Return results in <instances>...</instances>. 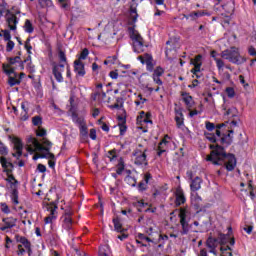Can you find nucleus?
<instances>
[{
    "instance_id": "46",
    "label": "nucleus",
    "mask_w": 256,
    "mask_h": 256,
    "mask_svg": "<svg viewBox=\"0 0 256 256\" xmlns=\"http://www.w3.org/2000/svg\"><path fill=\"white\" fill-rule=\"evenodd\" d=\"M58 57L62 63H67V56L65 55V52H63V50L59 51Z\"/></svg>"
},
{
    "instance_id": "26",
    "label": "nucleus",
    "mask_w": 256,
    "mask_h": 256,
    "mask_svg": "<svg viewBox=\"0 0 256 256\" xmlns=\"http://www.w3.org/2000/svg\"><path fill=\"white\" fill-rule=\"evenodd\" d=\"M62 227L66 229V231H70L73 227V219H71V217H65Z\"/></svg>"
},
{
    "instance_id": "40",
    "label": "nucleus",
    "mask_w": 256,
    "mask_h": 256,
    "mask_svg": "<svg viewBox=\"0 0 256 256\" xmlns=\"http://www.w3.org/2000/svg\"><path fill=\"white\" fill-rule=\"evenodd\" d=\"M9 153V150L7 149V146L3 144L0 140V155H7Z\"/></svg>"
},
{
    "instance_id": "47",
    "label": "nucleus",
    "mask_w": 256,
    "mask_h": 256,
    "mask_svg": "<svg viewBox=\"0 0 256 256\" xmlns=\"http://www.w3.org/2000/svg\"><path fill=\"white\" fill-rule=\"evenodd\" d=\"M4 41H11V32L9 30H2Z\"/></svg>"
},
{
    "instance_id": "33",
    "label": "nucleus",
    "mask_w": 256,
    "mask_h": 256,
    "mask_svg": "<svg viewBox=\"0 0 256 256\" xmlns=\"http://www.w3.org/2000/svg\"><path fill=\"white\" fill-rule=\"evenodd\" d=\"M134 103L136 107H139L140 105H144L145 103H147V100L143 98V95L138 94L137 99L134 101Z\"/></svg>"
},
{
    "instance_id": "59",
    "label": "nucleus",
    "mask_w": 256,
    "mask_h": 256,
    "mask_svg": "<svg viewBox=\"0 0 256 256\" xmlns=\"http://www.w3.org/2000/svg\"><path fill=\"white\" fill-rule=\"evenodd\" d=\"M226 93L228 97H235V90H233V88H227Z\"/></svg>"
},
{
    "instance_id": "48",
    "label": "nucleus",
    "mask_w": 256,
    "mask_h": 256,
    "mask_svg": "<svg viewBox=\"0 0 256 256\" xmlns=\"http://www.w3.org/2000/svg\"><path fill=\"white\" fill-rule=\"evenodd\" d=\"M108 158L110 161H115V159H117V152L115 150H110L108 152Z\"/></svg>"
},
{
    "instance_id": "31",
    "label": "nucleus",
    "mask_w": 256,
    "mask_h": 256,
    "mask_svg": "<svg viewBox=\"0 0 256 256\" xmlns=\"http://www.w3.org/2000/svg\"><path fill=\"white\" fill-rule=\"evenodd\" d=\"M8 64H3V65H8L7 69H13L11 65H15V63H19L21 61V57L16 56L14 58H7Z\"/></svg>"
},
{
    "instance_id": "3",
    "label": "nucleus",
    "mask_w": 256,
    "mask_h": 256,
    "mask_svg": "<svg viewBox=\"0 0 256 256\" xmlns=\"http://www.w3.org/2000/svg\"><path fill=\"white\" fill-rule=\"evenodd\" d=\"M128 32L130 35V39L132 40V47L134 50V53H143L145 52V49L147 48V45L145 44V40L143 39V36L135 29V27L128 28Z\"/></svg>"
},
{
    "instance_id": "35",
    "label": "nucleus",
    "mask_w": 256,
    "mask_h": 256,
    "mask_svg": "<svg viewBox=\"0 0 256 256\" xmlns=\"http://www.w3.org/2000/svg\"><path fill=\"white\" fill-rule=\"evenodd\" d=\"M165 145H167V140H162L159 145H158V155L160 157V155H163V153H165V149H163V147H165Z\"/></svg>"
},
{
    "instance_id": "25",
    "label": "nucleus",
    "mask_w": 256,
    "mask_h": 256,
    "mask_svg": "<svg viewBox=\"0 0 256 256\" xmlns=\"http://www.w3.org/2000/svg\"><path fill=\"white\" fill-rule=\"evenodd\" d=\"M72 121H73V123L78 125V127H81V126L86 124L85 123V118L79 117V115H77L75 113L72 114Z\"/></svg>"
},
{
    "instance_id": "19",
    "label": "nucleus",
    "mask_w": 256,
    "mask_h": 256,
    "mask_svg": "<svg viewBox=\"0 0 256 256\" xmlns=\"http://www.w3.org/2000/svg\"><path fill=\"white\" fill-rule=\"evenodd\" d=\"M201 183H203V180L199 177H195L190 184L191 191L197 193V191L201 189Z\"/></svg>"
},
{
    "instance_id": "30",
    "label": "nucleus",
    "mask_w": 256,
    "mask_h": 256,
    "mask_svg": "<svg viewBox=\"0 0 256 256\" xmlns=\"http://www.w3.org/2000/svg\"><path fill=\"white\" fill-rule=\"evenodd\" d=\"M42 147H43V151H50L53 143H51V141H49L47 138H42Z\"/></svg>"
},
{
    "instance_id": "28",
    "label": "nucleus",
    "mask_w": 256,
    "mask_h": 256,
    "mask_svg": "<svg viewBox=\"0 0 256 256\" xmlns=\"http://www.w3.org/2000/svg\"><path fill=\"white\" fill-rule=\"evenodd\" d=\"M24 30L26 33H33V31H35V28L33 27V23H31V20L27 19L25 21Z\"/></svg>"
},
{
    "instance_id": "42",
    "label": "nucleus",
    "mask_w": 256,
    "mask_h": 256,
    "mask_svg": "<svg viewBox=\"0 0 256 256\" xmlns=\"http://www.w3.org/2000/svg\"><path fill=\"white\" fill-rule=\"evenodd\" d=\"M215 62H216V67L218 68L219 71H221V69H223V67H225V62H223L222 59L215 58Z\"/></svg>"
},
{
    "instance_id": "51",
    "label": "nucleus",
    "mask_w": 256,
    "mask_h": 256,
    "mask_svg": "<svg viewBox=\"0 0 256 256\" xmlns=\"http://www.w3.org/2000/svg\"><path fill=\"white\" fill-rule=\"evenodd\" d=\"M25 49L26 51L31 54V49H33V47L31 46V38H28L25 42Z\"/></svg>"
},
{
    "instance_id": "37",
    "label": "nucleus",
    "mask_w": 256,
    "mask_h": 256,
    "mask_svg": "<svg viewBox=\"0 0 256 256\" xmlns=\"http://www.w3.org/2000/svg\"><path fill=\"white\" fill-rule=\"evenodd\" d=\"M117 61V56L108 57L107 60L104 61V65H115Z\"/></svg>"
},
{
    "instance_id": "44",
    "label": "nucleus",
    "mask_w": 256,
    "mask_h": 256,
    "mask_svg": "<svg viewBox=\"0 0 256 256\" xmlns=\"http://www.w3.org/2000/svg\"><path fill=\"white\" fill-rule=\"evenodd\" d=\"M14 48H15V42L8 40L7 45H6V51L8 53H11V51H13Z\"/></svg>"
},
{
    "instance_id": "29",
    "label": "nucleus",
    "mask_w": 256,
    "mask_h": 256,
    "mask_svg": "<svg viewBox=\"0 0 256 256\" xmlns=\"http://www.w3.org/2000/svg\"><path fill=\"white\" fill-rule=\"evenodd\" d=\"M138 59L143 65H145V63L147 62L149 63L150 61H153V56H151V54L146 53L142 56H139Z\"/></svg>"
},
{
    "instance_id": "60",
    "label": "nucleus",
    "mask_w": 256,
    "mask_h": 256,
    "mask_svg": "<svg viewBox=\"0 0 256 256\" xmlns=\"http://www.w3.org/2000/svg\"><path fill=\"white\" fill-rule=\"evenodd\" d=\"M138 189H139V191H145V189H147L146 182H140L138 185Z\"/></svg>"
},
{
    "instance_id": "34",
    "label": "nucleus",
    "mask_w": 256,
    "mask_h": 256,
    "mask_svg": "<svg viewBox=\"0 0 256 256\" xmlns=\"http://www.w3.org/2000/svg\"><path fill=\"white\" fill-rule=\"evenodd\" d=\"M189 15V20L190 21H196L199 19V17H202L203 13L201 12H191Z\"/></svg>"
},
{
    "instance_id": "16",
    "label": "nucleus",
    "mask_w": 256,
    "mask_h": 256,
    "mask_svg": "<svg viewBox=\"0 0 256 256\" xmlns=\"http://www.w3.org/2000/svg\"><path fill=\"white\" fill-rule=\"evenodd\" d=\"M0 163L3 167V169L5 170V172L7 173V175H9V173H13V163H11L10 161L7 160V158L5 157H0Z\"/></svg>"
},
{
    "instance_id": "9",
    "label": "nucleus",
    "mask_w": 256,
    "mask_h": 256,
    "mask_svg": "<svg viewBox=\"0 0 256 256\" xmlns=\"http://www.w3.org/2000/svg\"><path fill=\"white\" fill-rule=\"evenodd\" d=\"M9 139L13 145V150L15 151L12 153V157L19 159L21 155H23V142L15 136H10Z\"/></svg>"
},
{
    "instance_id": "58",
    "label": "nucleus",
    "mask_w": 256,
    "mask_h": 256,
    "mask_svg": "<svg viewBox=\"0 0 256 256\" xmlns=\"http://www.w3.org/2000/svg\"><path fill=\"white\" fill-rule=\"evenodd\" d=\"M42 157H45L46 159L55 160V155L49 151H46V154L43 155Z\"/></svg>"
},
{
    "instance_id": "52",
    "label": "nucleus",
    "mask_w": 256,
    "mask_h": 256,
    "mask_svg": "<svg viewBox=\"0 0 256 256\" xmlns=\"http://www.w3.org/2000/svg\"><path fill=\"white\" fill-rule=\"evenodd\" d=\"M164 73V70L163 68L161 67H157L155 70H154V73L152 75L156 76V77H161V75H163Z\"/></svg>"
},
{
    "instance_id": "43",
    "label": "nucleus",
    "mask_w": 256,
    "mask_h": 256,
    "mask_svg": "<svg viewBox=\"0 0 256 256\" xmlns=\"http://www.w3.org/2000/svg\"><path fill=\"white\" fill-rule=\"evenodd\" d=\"M88 55H89V50L87 48L83 49L80 56H79L78 61L87 59Z\"/></svg>"
},
{
    "instance_id": "62",
    "label": "nucleus",
    "mask_w": 256,
    "mask_h": 256,
    "mask_svg": "<svg viewBox=\"0 0 256 256\" xmlns=\"http://www.w3.org/2000/svg\"><path fill=\"white\" fill-rule=\"evenodd\" d=\"M99 90L98 91H96V92H94V93H92L91 94V99L93 100V101H99Z\"/></svg>"
},
{
    "instance_id": "23",
    "label": "nucleus",
    "mask_w": 256,
    "mask_h": 256,
    "mask_svg": "<svg viewBox=\"0 0 256 256\" xmlns=\"http://www.w3.org/2000/svg\"><path fill=\"white\" fill-rule=\"evenodd\" d=\"M118 121H119L118 126H119L120 135H125V133H127V125H125L126 120L125 118L119 116Z\"/></svg>"
},
{
    "instance_id": "14",
    "label": "nucleus",
    "mask_w": 256,
    "mask_h": 256,
    "mask_svg": "<svg viewBox=\"0 0 256 256\" xmlns=\"http://www.w3.org/2000/svg\"><path fill=\"white\" fill-rule=\"evenodd\" d=\"M191 202H192V205L196 207V209L200 211L201 209H203V199L201 198V196H199L197 192H193L191 194Z\"/></svg>"
},
{
    "instance_id": "11",
    "label": "nucleus",
    "mask_w": 256,
    "mask_h": 256,
    "mask_svg": "<svg viewBox=\"0 0 256 256\" xmlns=\"http://www.w3.org/2000/svg\"><path fill=\"white\" fill-rule=\"evenodd\" d=\"M63 71H65V65L58 64L52 69V73L58 83H63Z\"/></svg>"
},
{
    "instance_id": "54",
    "label": "nucleus",
    "mask_w": 256,
    "mask_h": 256,
    "mask_svg": "<svg viewBox=\"0 0 256 256\" xmlns=\"http://www.w3.org/2000/svg\"><path fill=\"white\" fill-rule=\"evenodd\" d=\"M138 239H141V241H147V243L153 242V240H151V238L145 236L144 234H138Z\"/></svg>"
},
{
    "instance_id": "7",
    "label": "nucleus",
    "mask_w": 256,
    "mask_h": 256,
    "mask_svg": "<svg viewBox=\"0 0 256 256\" xmlns=\"http://www.w3.org/2000/svg\"><path fill=\"white\" fill-rule=\"evenodd\" d=\"M9 65H2L4 73L8 75V85L10 87H15V85L21 84V79L17 78V73H15V69L10 68L8 69Z\"/></svg>"
},
{
    "instance_id": "4",
    "label": "nucleus",
    "mask_w": 256,
    "mask_h": 256,
    "mask_svg": "<svg viewBox=\"0 0 256 256\" xmlns=\"http://www.w3.org/2000/svg\"><path fill=\"white\" fill-rule=\"evenodd\" d=\"M220 57L222 59H226L230 63H233L234 65H243L247 59L245 57L241 56V53L239 52V48L237 47H231L229 49H226L221 52Z\"/></svg>"
},
{
    "instance_id": "45",
    "label": "nucleus",
    "mask_w": 256,
    "mask_h": 256,
    "mask_svg": "<svg viewBox=\"0 0 256 256\" xmlns=\"http://www.w3.org/2000/svg\"><path fill=\"white\" fill-rule=\"evenodd\" d=\"M25 253H27V249L23 248V245L19 244L17 246V255L23 256Z\"/></svg>"
},
{
    "instance_id": "56",
    "label": "nucleus",
    "mask_w": 256,
    "mask_h": 256,
    "mask_svg": "<svg viewBox=\"0 0 256 256\" xmlns=\"http://www.w3.org/2000/svg\"><path fill=\"white\" fill-rule=\"evenodd\" d=\"M160 76H154L152 75V79L154 81V83H156V85H163V81H161V78H159Z\"/></svg>"
},
{
    "instance_id": "24",
    "label": "nucleus",
    "mask_w": 256,
    "mask_h": 256,
    "mask_svg": "<svg viewBox=\"0 0 256 256\" xmlns=\"http://www.w3.org/2000/svg\"><path fill=\"white\" fill-rule=\"evenodd\" d=\"M139 14H137V4H132L130 6V19H132V23H137V18Z\"/></svg>"
},
{
    "instance_id": "61",
    "label": "nucleus",
    "mask_w": 256,
    "mask_h": 256,
    "mask_svg": "<svg viewBox=\"0 0 256 256\" xmlns=\"http://www.w3.org/2000/svg\"><path fill=\"white\" fill-rule=\"evenodd\" d=\"M144 65H146L147 71H153V60L146 62Z\"/></svg>"
},
{
    "instance_id": "50",
    "label": "nucleus",
    "mask_w": 256,
    "mask_h": 256,
    "mask_svg": "<svg viewBox=\"0 0 256 256\" xmlns=\"http://www.w3.org/2000/svg\"><path fill=\"white\" fill-rule=\"evenodd\" d=\"M36 135L38 137H45V135H47V130H45L44 128L39 127L37 132H36Z\"/></svg>"
},
{
    "instance_id": "64",
    "label": "nucleus",
    "mask_w": 256,
    "mask_h": 256,
    "mask_svg": "<svg viewBox=\"0 0 256 256\" xmlns=\"http://www.w3.org/2000/svg\"><path fill=\"white\" fill-rule=\"evenodd\" d=\"M109 76L111 77V79H117V77H119V73H117V71H111L109 73Z\"/></svg>"
},
{
    "instance_id": "10",
    "label": "nucleus",
    "mask_w": 256,
    "mask_h": 256,
    "mask_svg": "<svg viewBox=\"0 0 256 256\" xmlns=\"http://www.w3.org/2000/svg\"><path fill=\"white\" fill-rule=\"evenodd\" d=\"M43 149V144H41L36 138L29 137L27 139L26 150L28 153L33 154L36 151H43Z\"/></svg>"
},
{
    "instance_id": "36",
    "label": "nucleus",
    "mask_w": 256,
    "mask_h": 256,
    "mask_svg": "<svg viewBox=\"0 0 256 256\" xmlns=\"http://www.w3.org/2000/svg\"><path fill=\"white\" fill-rule=\"evenodd\" d=\"M123 171H125V164H123V161H120L117 165L116 173L117 175H122Z\"/></svg>"
},
{
    "instance_id": "13",
    "label": "nucleus",
    "mask_w": 256,
    "mask_h": 256,
    "mask_svg": "<svg viewBox=\"0 0 256 256\" xmlns=\"http://www.w3.org/2000/svg\"><path fill=\"white\" fill-rule=\"evenodd\" d=\"M201 59H203V56L197 55L194 59L190 60L191 65L194 66V68L191 70V73H201V65H203Z\"/></svg>"
},
{
    "instance_id": "8",
    "label": "nucleus",
    "mask_w": 256,
    "mask_h": 256,
    "mask_svg": "<svg viewBox=\"0 0 256 256\" xmlns=\"http://www.w3.org/2000/svg\"><path fill=\"white\" fill-rule=\"evenodd\" d=\"M187 209H180L179 217H180V225L182 230L180 231L181 235H187L189 231H191V225H189V221L187 220Z\"/></svg>"
},
{
    "instance_id": "17",
    "label": "nucleus",
    "mask_w": 256,
    "mask_h": 256,
    "mask_svg": "<svg viewBox=\"0 0 256 256\" xmlns=\"http://www.w3.org/2000/svg\"><path fill=\"white\" fill-rule=\"evenodd\" d=\"M218 243H219V240L213 237H209L206 241V245L208 249H210V252L213 253L214 255H217V253L215 252V249H217Z\"/></svg>"
},
{
    "instance_id": "1",
    "label": "nucleus",
    "mask_w": 256,
    "mask_h": 256,
    "mask_svg": "<svg viewBox=\"0 0 256 256\" xmlns=\"http://www.w3.org/2000/svg\"><path fill=\"white\" fill-rule=\"evenodd\" d=\"M212 150L210 155L206 157V161H210L213 165H224L227 171H233L237 165L235 155L225 153V148L219 144H211Z\"/></svg>"
},
{
    "instance_id": "2",
    "label": "nucleus",
    "mask_w": 256,
    "mask_h": 256,
    "mask_svg": "<svg viewBox=\"0 0 256 256\" xmlns=\"http://www.w3.org/2000/svg\"><path fill=\"white\" fill-rule=\"evenodd\" d=\"M205 127L207 131L210 132H204L205 138L210 143H217L219 141L221 145H231L233 143V130H229L228 134H225L221 132V128L225 127V124H218L215 126L212 122L206 121ZM211 131H215V133H211Z\"/></svg>"
},
{
    "instance_id": "12",
    "label": "nucleus",
    "mask_w": 256,
    "mask_h": 256,
    "mask_svg": "<svg viewBox=\"0 0 256 256\" xmlns=\"http://www.w3.org/2000/svg\"><path fill=\"white\" fill-rule=\"evenodd\" d=\"M3 225L0 226V231H7V229H13L17 225V220L14 217L3 218Z\"/></svg>"
},
{
    "instance_id": "53",
    "label": "nucleus",
    "mask_w": 256,
    "mask_h": 256,
    "mask_svg": "<svg viewBox=\"0 0 256 256\" xmlns=\"http://www.w3.org/2000/svg\"><path fill=\"white\" fill-rule=\"evenodd\" d=\"M39 4L41 7H49L51 6L52 2L51 0H39Z\"/></svg>"
},
{
    "instance_id": "20",
    "label": "nucleus",
    "mask_w": 256,
    "mask_h": 256,
    "mask_svg": "<svg viewBox=\"0 0 256 256\" xmlns=\"http://www.w3.org/2000/svg\"><path fill=\"white\" fill-rule=\"evenodd\" d=\"M185 194L183 193V189L178 188L176 190V205H183L185 203Z\"/></svg>"
},
{
    "instance_id": "6",
    "label": "nucleus",
    "mask_w": 256,
    "mask_h": 256,
    "mask_svg": "<svg viewBox=\"0 0 256 256\" xmlns=\"http://www.w3.org/2000/svg\"><path fill=\"white\" fill-rule=\"evenodd\" d=\"M147 147H143L142 144H139L136 150L133 152L135 157V165H147Z\"/></svg>"
},
{
    "instance_id": "22",
    "label": "nucleus",
    "mask_w": 256,
    "mask_h": 256,
    "mask_svg": "<svg viewBox=\"0 0 256 256\" xmlns=\"http://www.w3.org/2000/svg\"><path fill=\"white\" fill-rule=\"evenodd\" d=\"M182 97L185 105L188 107L189 111H191V107H193V97L187 92H183Z\"/></svg>"
},
{
    "instance_id": "15",
    "label": "nucleus",
    "mask_w": 256,
    "mask_h": 256,
    "mask_svg": "<svg viewBox=\"0 0 256 256\" xmlns=\"http://www.w3.org/2000/svg\"><path fill=\"white\" fill-rule=\"evenodd\" d=\"M74 71L79 77H85V64L81 60L74 61Z\"/></svg>"
},
{
    "instance_id": "63",
    "label": "nucleus",
    "mask_w": 256,
    "mask_h": 256,
    "mask_svg": "<svg viewBox=\"0 0 256 256\" xmlns=\"http://www.w3.org/2000/svg\"><path fill=\"white\" fill-rule=\"evenodd\" d=\"M248 53H249V55H251L252 57H256V50H255L254 47H250V48L248 49Z\"/></svg>"
},
{
    "instance_id": "18",
    "label": "nucleus",
    "mask_w": 256,
    "mask_h": 256,
    "mask_svg": "<svg viewBox=\"0 0 256 256\" xmlns=\"http://www.w3.org/2000/svg\"><path fill=\"white\" fill-rule=\"evenodd\" d=\"M18 243H21L22 247H24L28 253V255H31L33 251L31 250V242L26 237H19L17 239Z\"/></svg>"
},
{
    "instance_id": "57",
    "label": "nucleus",
    "mask_w": 256,
    "mask_h": 256,
    "mask_svg": "<svg viewBox=\"0 0 256 256\" xmlns=\"http://www.w3.org/2000/svg\"><path fill=\"white\" fill-rule=\"evenodd\" d=\"M37 170L39 171V173H45V171H47V167L43 164H38Z\"/></svg>"
},
{
    "instance_id": "5",
    "label": "nucleus",
    "mask_w": 256,
    "mask_h": 256,
    "mask_svg": "<svg viewBox=\"0 0 256 256\" xmlns=\"http://www.w3.org/2000/svg\"><path fill=\"white\" fill-rule=\"evenodd\" d=\"M5 15L6 23L11 31L17 30V24L19 23V19L15 14L12 13L11 10L7 8V3L3 2L0 4V17Z\"/></svg>"
},
{
    "instance_id": "55",
    "label": "nucleus",
    "mask_w": 256,
    "mask_h": 256,
    "mask_svg": "<svg viewBox=\"0 0 256 256\" xmlns=\"http://www.w3.org/2000/svg\"><path fill=\"white\" fill-rule=\"evenodd\" d=\"M29 102H22L21 103V109L24 110V113H29Z\"/></svg>"
},
{
    "instance_id": "49",
    "label": "nucleus",
    "mask_w": 256,
    "mask_h": 256,
    "mask_svg": "<svg viewBox=\"0 0 256 256\" xmlns=\"http://www.w3.org/2000/svg\"><path fill=\"white\" fill-rule=\"evenodd\" d=\"M1 211L2 213H11V209H9V206L6 203H1Z\"/></svg>"
},
{
    "instance_id": "39",
    "label": "nucleus",
    "mask_w": 256,
    "mask_h": 256,
    "mask_svg": "<svg viewBox=\"0 0 256 256\" xmlns=\"http://www.w3.org/2000/svg\"><path fill=\"white\" fill-rule=\"evenodd\" d=\"M80 129V135H82V137H87L88 135V130H87V124H83L82 126H79Z\"/></svg>"
},
{
    "instance_id": "27",
    "label": "nucleus",
    "mask_w": 256,
    "mask_h": 256,
    "mask_svg": "<svg viewBox=\"0 0 256 256\" xmlns=\"http://www.w3.org/2000/svg\"><path fill=\"white\" fill-rule=\"evenodd\" d=\"M231 235L228 234H219L218 241L220 245H227L229 243Z\"/></svg>"
},
{
    "instance_id": "32",
    "label": "nucleus",
    "mask_w": 256,
    "mask_h": 256,
    "mask_svg": "<svg viewBox=\"0 0 256 256\" xmlns=\"http://www.w3.org/2000/svg\"><path fill=\"white\" fill-rule=\"evenodd\" d=\"M113 223L115 231H117L118 233H123V226L121 225V221H119V218H114Z\"/></svg>"
},
{
    "instance_id": "38",
    "label": "nucleus",
    "mask_w": 256,
    "mask_h": 256,
    "mask_svg": "<svg viewBox=\"0 0 256 256\" xmlns=\"http://www.w3.org/2000/svg\"><path fill=\"white\" fill-rule=\"evenodd\" d=\"M32 123H33V125H35V127H39V125H41V123H43V120L40 116H34L32 118Z\"/></svg>"
},
{
    "instance_id": "41",
    "label": "nucleus",
    "mask_w": 256,
    "mask_h": 256,
    "mask_svg": "<svg viewBox=\"0 0 256 256\" xmlns=\"http://www.w3.org/2000/svg\"><path fill=\"white\" fill-rule=\"evenodd\" d=\"M175 121L178 127H181L183 124V113H178V115L175 117Z\"/></svg>"
},
{
    "instance_id": "21",
    "label": "nucleus",
    "mask_w": 256,
    "mask_h": 256,
    "mask_svg": "<svg viewBox=\"0 0 256 256\" xmlns=\"http://www.w3.org/2000/svg\"><path fill=\"white\" fill-rule=\"evenodd\" d=\"M57 219V206L50 208V215L45 218V223H53Z\"/></svg>"
}]
</instances>
